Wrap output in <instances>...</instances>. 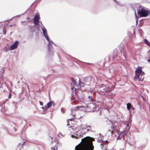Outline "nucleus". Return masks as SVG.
I'll return each instance as SVG.
<instances>
[{"instance_id":"13","label":"nucleus","mask_w":150,"mask_h":150,"mask_svg":"<svg viewBox=\"0 0 150 150\" xmlns=\"http://www.w3.org/2000/svg\"><path fill=\"white\" fill-rule=\"evenodd\" d=\"M52 103H53L51 101H50V102L48 103L47 105L45 106V109H47L48 108H50L51 106Z\"/></svg>"},{"instance_id":"27","label":"nucleus","mask_w":150,"mask_h":150,"mask_svg":"<svg viewBox=\"0 0 150 150\" xmlns=\"http://www.w3.org/2000/svg\"><path fill=\"white\" fill-rule=\"evenodd\" d=\"M102 90H104V91H103V92H104V91L105 92H106L107 91V89H106L104 88L102 89Z\"/></svg>"},{"instance_id":"8","label":"nucleus","mask_w":150,"mask_h":150,"mask_svg":"<svg viewBox=\"0 0 150 150\" xmlns=\"http://www.w3.org/2000/svg\"><path fill=\"white\" fill-rule=\"evenodd\" d=\"M19 42L18 41H16L15 42V43L13 44L11 47L10 49L11 50H14L17 47V46L19 44Z\"/></svg>"},{"instance_id":"31","label":"nucleus","mask_w":150,"mask_h":150,"mask_svg":"<svg viewBox=\"0 0 150 150\" xmlns=\"http://www.w3.org/2000/svg\"><path fill=\"white\" fill-rule=\"evenodd\" d=\"M119 150H124V149H120Z\"/></svg>"},{"instance_id":"6","label":"nucleus","mask_w":150,"mask_h":150,"mask_svg":"<svg viewBox=\"0 0 150 150\" xmlns=\"http://www.w3.org/2000/svg\"><path fill=\"white\" fill-rule=\"evenodd\" d=\"M40 17L38 15H36L34 18V23L35 25H38L39 24Z\"/></svg>"},{"instance_id":"4","label":"nucleus","mask_w":150,"mask_h":150,"mask_svg":"<svg viewBox=\"0 0 150 150\" xmlns=\"http://www.w3.org/2000/svg\"><path fill=\"white\" fill-rule=\"evenodd\" d=\"M135 75L138 74H145V73L142 71V68L141 67H137L135 70Z\"/></svg>"},{"instance_id":"39","label":"nucleus","mask_w":150,"mask_h":150,"mask_svg":"<svg viewBox=\"0 0 150 150\" xmlns=\"http://www.w3.org/2000/svg\"><path fill=\"white\" fill-rule=\"evenodd\" d=\"M74 135H73L72 136V137H74Z\"/></svg>"},{"instance_id":"29","label":"nucleus","mask_w":150,"mask_h":150,"mask_svg":"<svg viewBox=\"0 0 150 150\" xmlns=\"http://www.w3.org/2000/svg\"><path fill=\"white\" fill-rule=\"evenodd\" d=\"M42 109H43V110H46V109H45V107H42Z\"/></svg>"},{"instance_id":"14","label":"nucleus","mask_w":150,"mask_h":150,"mask_svg":"<svg viewBox=\"0 0 150 150\" xmlns=\"http://www.w3.org/2000/svg\"><path fill=\"white\" fill-rule=\"evenodd\" d=\"M133 107L131 104L130 103H128L127 104V108L128 110H129L131 108Z\"/></svg>"},{"instance_id":"30","label":"nucleus","mask_w":150,"mask_h":150,"mask_svg":"<svg viewBox=\"0 0 150 150\" xmlns=\"http://www.w3.org/2000/svg\"><path fill=\"white\" fill-rule=\"evenodd\" d=\"M144 101H145L146 100V99L144 98L143 97H142Z\"/></svg>"},{"instance_id":"7","label":"nucleus","mask_w":150,"mask_h":150,"mask_svg":"<svg viewBox=\"0 0 150 150\" xmlns=\"http://www.w3.org/2000/svg\"><path fill=\"white\" fill-rule=\"evenodd\" d=\"M85 101L87 102H91L94 101L93 96H88L85 99Z\"/></svg>"},{"instance_id":"25","label":"nucleus","mask_w":150,"mask_h":150,"mask_svg":"<svg viewBox=\"0 0 150 150\" xmlns=\"http://www.w3.org/2000/svg\"><path fill=\"white\" fill-rule=\"evenodd\" d=\"M86 128L84 127L82 128V131L84 130V131H86Z\"/></svg>"},{"instance_id":"1","label":"nucleus","mask_w":150,"mask_h":150,"mask_svg":"<svg viewBox=\"0 0 150 150\" xmlns=\"http://www.w3.org/2000/svg\"><path fill=\"white\" fill-rule=\"evenodd\" d=\"M93 138L90 137H86L82 139L81 142L77 145L75 150H93L94 146L93 141H94Z\"/></svg>"},{"instance_id":"40","label":"nucleus","mask_w":150,"mask_h":150,"mask_svg":"<svg viewBox=\"0 0 150 150\" xmlns=\"http://www.w3.org/2000/svg\"><path fill=\"white\" fill-rule=\"evenodd\" d=\"M112 127H113V128H114V127L113 126H112Z\"/></svg>"},{"instance_id":"16","label":"nucleus","mask_w":150,"mask_h":150,"mask_svg":"<svg viewBox=\"0 0 150 150\" xmlns=\"http://www.w3.org/2000/svg\"><path fill=\"white\" fill-rule=\"evenodd\" d=\"M144 41L147 45L149 46H150V43L148 41L147 39H145L144 40Z\"/></svg>"},{"instance_id":"17","label":"nucleus","mask_w":150,"mask_h":150,"mask_svg":"<svg viewBox=\"0 0 150 150\" xmlns=\"http://www.w3.org/2000/svg\"><path fill=\"white\" fill-rule=\"evenodd\" d=\"M82 106H77L76 107L74 108L73 110H72L71 112H73V110H78L80 108H81Z\"/></svg>"},{"instance_id":"19","label":"nucleus","mask_w":150,"mask_h":150,"mask_svg":"<svg viewBox=\"0 0 150 150\" xmlns=\"http://www.w3.org/2000/svg\"><path fill=\"white\" fill-rule=\"evenodd\" d=\"M10 49L9 47H6L4 48L5 51L6 52H7L8 50H10Z\"/></svg>"},{"instance_id":"9","label":"nucleus","mask_w":150,"mask_h":150,"mask_svg":"<svg viewBox=\"0 0 150 150\" xmlns=\"http://www.w3.org/2000/svg\"><path fill=\"white\" fill-rule=\"evenodd\" d=\"M43 34L45 36V38L48 41L50 40L49 38L47 35V30L46 29L44 28L42 30Z\"/></svg>"},{"instance_id":"34","label":"nucleus","mask_w":150,"mask_h":150,"mask_svg":"<svg viewBox=\"0 0 150 150\" xmlns=\"http://www.w3.org/2000/svg\"><path fill=\"white\" fill-rule=\"evenodd\" d=\"M132 108V109H133V110H134V108H133V107Z\"/></svg>"},{"instance_id":"26","label":"nucleus","mask_w":150,"mask_h":150,"mask_svg":"<svg viewBox=\"0 0 150 150\" xmlns=\"http://www.w3.org/2000/svg\"><path fill=\"white\" fill-rule=\"evenodd\" d=\"M40 105H43V103L42 102H41V101H40Z\"/></svg>"},{"instance_id":"12","label":"nucleus","mask_w":150,"mask_h":150,"mask_svg":"<svg viewBox=\"0 0 150 150\" xmlns=\"http://www.w3.org/2000/svg\"><path fill=\"white\" fill-rule=\"evenodd\" d=\"M125 132H121L120 134H119V136L117 137V139H120L122 138V137H124L125 135Z\"/></svg>"},{"instance_id":"23","label":"nucleus","mask_w":150,"mask_h":150,"mask_svg":"<svg viewBox=\"0 0 150 150\" xmlns=\"http://www.w3.org/2000/svg\"><path fill=\"white\" fill-rule=\"evenodd\" d=\"M86 127L87 129H91V127L90 126H86Z\"/></svg>"},{"instance_id":"33","label":"nucleus","mask_w":150,"mask_h":150,"mask_svg":"<svg viewBox=\"0 0 150 150\" xmlns=\"http://www.w3.org/2000/svg\"><path fill=\"white\" fill-rule=\"evenodd\" d=\"M69 120H70V121H71V120H72V119H69Z\"/></svg>"},{"instance_id":"28","label":"nucleus","mask_w":150,"mask_h":150,"mask_svg":"<svg viewBox=\"0 0 150 150\" xmlns=\"http://www.w3.org/2000/svg\"><path fill=\"white\" fill-rule=\"evenodd\" d=\"M115 133L114 131H112L111 132V134H113Z\"/></svg>"},{"instance_id":"32","label":"nucleus","mask_w":150,"mask_h":150,"mask_svg":"<svg viewBox=\"0 0 150 150\" xmlns=\"http://www.w3.org/2000/svg\"><path fill=\"white\" fill-rule=\"evenodd\" d=\"M148 53L150 54V50L148 52Z\"/></svg>"},{"instance_id":"42","label":"nucleus","mask_w":150,"mask_h":150,"mask_svg":"<svg viewBox=\"0 0 150 150\" xmlns=\"http://www.w3.org/2000/svg\"><path fill=\"white\" fill-rule=\"evenodd\" d=\"M67 125H68V124H67Z\"/></svg>"},{"instance_id":"3","label":"nucleus","mask_w":150,"mask_h":150,"mask_svg":"<svg viewBox=\"0 0 150 150\" xmlns=\"http://www.w3.org/2000/svg\"><path fill=\"white\" fill-rule=\"evenodd\" d=\"M144 75L145 74H144L135 75L134 79L135 81L138 80V81H142L144 79Z\"/></svg>"},{"instance_id":"5","label":"nucleus","mask_w":150,"mask_h":150,"mask_svg":"<svg viewBox=\"0 0 150 150\" xmlns=\"http://www.w3.org/2000/svg\"><path fill=\"white\" fill-rule=\"evenodd\" d=\"M89 109V110L91 112L94 111L96 108V105L93 104L91 103L88 106Z\"/></svg>"},{"instance_id":"2","label":"nucleus","mask_w":150,"mask_h":150,"mask_svg":"<svg viewBox=\"0 0 150 150\" xmlns=\"http://www.w3.org/2000/svg\"><path fill=\"white\" fill-rule=\"evenodd\" d=\"M137 13L141 17H146L150 14V11L146 10L142 8L141 9H138Z\"/></svg>"},{"instance_id":"37","label":"nucleus","mask_w":150,"mask_h":150,"mask_svg":"<svg viewBox=\"0 0 150 150\" xmlns=\"http://www.w3.org/2000/svg\"><path fill=\"white\" fill-rule=\"evenodd\" d=\"M139 8H141V6H139Z\"/></svg>"},{"instance_id":"21","label":"nucleus","mask_w":150,"mask_h":150,"mask_svg":"<svg viewBox=\"0 0 150 150\" xmlns=\"http://www.w3.org/2000/svg\"><path fill=\"white\" fill-rule=\"evenodd\" d=\"M104 85V84H101V85H98V86L99 88H100L103 86Z\"/></svg>"},{"instance_id":"22","label":"nucleus","mask_w":150,"mask_h":150,"mask_svg":"<svg viewBox=\"0 0 150 150\" xmlns=\"http://www.w3.org/2000/svg\"><path fill=\"white\" fill-rule=\"evenodd\" d=\"M3 31L4 32V34H6V29H4L3 30Z\"/></svg>"},{"instance_id":"41","label":"nucleus","mask_w":150,"mask_h":150,"mask_svg":"<svg viewBox=\"0 0 150 150\" xmlns=\"http://www.w3.org/2000/svg\"><path fill=\"white\" fill-rule=\"evenodd\" d=\"M79 81H80V79H79Z\"/></svg>"},{"instance_id":"38","label":"nucleus","mask_w":150,"mask_h":150,"mask_svg":"<svg viewBox=\"0 0 150 150\" xmlns=\"http://www.w3.org/2000/svg\"><path fill=\"white\" fill-rule=\"evenodd\" d=\"M111 150H115L112 149H111Z\"/></svg>"},{"instance_id":"36","label":"nucleus","mask_w":150,"mask_h":150,"mask_svg":"<svg viewBox=\"0 0 150 150\" xmlns=\"http://www.w3.org/2000/svg\"><path fill=\"white\" fill-rule=\"evenodd\" d=\"M123 55L125 57V54H123Z\"/></svg>"},{"instance_id":"18","label":"nucleus","mask_w":150,"mask_h":150,"mask_svg":"<svg viewBox=\"0 0 150 150\" xmlns=\"http://www.w3.org/2000/svg\"><path fill=\"white\" fill-rule=\"evenodd\" d=\"M71 80L73 82V83L74 84V85H75L76 84V82L75 80H74V79L73 78H71Z\"/></svg>"},{"instance_id":"35","label":"nucleus","mask_w":150,"mask_h":150,"mask_svg":"<svg viewBox=\"0 0 150 150\" xmlns=\"http://www.w3.org/2000/svg\"><path fill=\"white\" fill-rule=\"evenodd\" d=\"M105 142H106H106H108V141L107 140H106V141Z\"/></svg>"},{"instance_id":"10","label":"nucleus","mask_w":150,"mask_h":150,"mask_svg":"<svg viewBox=\"0 0 150 150\" xmlns=\"http://www.w3.org/2000/svg\"><path fill=\"white\" fill-rule=\"evenodd\" d=\"M72 100L74 102H76L79 99L78 96L77 95L76 92L74 95H72Z\"/></svg>"},{"instance_id":"20","label":"nucleus","mask_w":150,"mask_h":150,"mask_svg":"<svg viewBox=\"0 0 150 150\" xmlns=\"http://www.w3.org/2000/svg\"><path fill=\"white\" fill-rule=\"evenodd\" d=\"M91 131V129H86V131H84L83 132L84 133H85L87 132L88 131Z\"/></svg>"},{"instance_id":"24","label":"nucleus","mask_w":150,"mask_h":150,"mask_svg":"<svg viewBox=\"0 0 150 150\" xmlns=\"http://www.w3.org/2000/svg\"><path fill=\"white\" fill-rule=\"evenodd\" d=\"M11 96H12V94H11V93H10L9 96H8V98L9 99V98H10L11 97Z\"/></svg>"},{"instance_id":"15","label":"nucleus","mask_w":150,"mask_h":150,"mask_svg":"<svg viewBox=\"0 0 150 150\" xmlns=\"http://www.w3.org/2000/svg\"><path fill=\"white\" fill-rule=\"evenodd\" d=\"M52 150H57V145H56L54 146H52L51 148Z\"/></svg>"},{"instance_id":"11","label":"nucleus","mask_w":150,"mask_h":150,"mask_svg":"<svg viewBox=\"0 0 150 150\" xmlns=\"http://www.w3.org/2000/svg\"><path fill=\"white\" fill-rule=\"evenodd\" d=\"M100 147L102 150H108L106 147V146L103 143H100L99 145Z\"/></svg>"}]
</instances>
